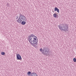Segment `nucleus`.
<instances>
[{"instance_id":"1","label":"nucleus","mask_w":76,"mask_h":76,"mask_svg":"<svg viewBox=\"0 0 76 76\" xmlns=\"http://www.w3.org/2000/svg\"><path fill=\"white\" fill-rule=\"evenodd\" d=\"M28 41L31 45H37L38 44V38L37 37L35 36L34 34H31L28 36Z\"/></svg>"},{"instance_id":"2","label":"nucleus","mask_w":76,"mask_h":76,"mask_svg":"<svg viewBox=\"0 0 76 76\" xmlns=\"http://www.w3.org/2000/svg\"><path fill=\"white\" fill-rule=\"evenodd\" d=\"M26 21V18L20 13L19 17L18 19L17 20V22L20 23H21L22 25H24L26 24V22H25Z\"/></svg>"},{"instance_id":"3","label":"nucleus","mask_w":76,"mask_h":76,"mask_svg":"<svg viewBox=\"0 0 76 76\" xmlns=\"http://www.w3.org/2000/svg\"><path fill=\"white\" fill-rule=\"evenodd\" d=\"M58 27L61 31H63L65 32L69 31V26L66 24H62L61 25L58 26Z\"/></svg>"},{"instance_id":"4","label":"nucleus","mask_w":76,"mask_h":76,"mask_svg":"<svg viewBox=\"0 0 76 76\" xmlns=\"http://www.w3.org/2000/svg\"><path fill=\"white\" fill-rule=\"evenodd\" d=\"M42 53L45 56H47L48 53H49V49L47 47H44L43 48V52Z\"/></svg>"},{"instance_id":"5","label":"nucleus","mask_w":76,"mask_h":76,"mask_svg":"<svg viewBox=\"0 0 76 76\" xmlns=\"http://www.w3.org/2000/svg\"><path fill=\"white\" fill-rule=\"evenodd\" d=\"M17 56V59L19 60H20L21 59H22V57H21V56L19 54H18L16 55Z\"/></svg>"},{"instance_id":"6","label":"nucleus","mask_w":76,"mask_h":76,"mask_svg":"<svg viewBox=\"0 0 76 76\" xmlns=\"http://www.w3.org/2000/svg\"><path fill=\"white\" fill-rule=\"evenodd\" d=\"M30 76H38V75L35 73H32Z\"/></svg>"},{"instance_id":"7","label":"nucleus","mask_w":76,"mask_h":76,"mask_svg":"<svg viewBox=\"0 0 76 76\" xmlns=\"http://www.w3.org/2000/svg\"><path fill=\"white\" fill-rule=\"evenodd\" d=\"M56 11H57L58 13H59V9H58V8H57L56 7H55L54 8V12Z\"/></svg>"},{"instance_id":"8","label":"nucleus","mask_w":76,"mask_h":76,"mask_svg":"<svg viewBox=\"0 0 76 76\" xmlns=\"http://www.w3.org/2000/svg\"><path fill=\"white\" fill-rule=\"evenodd\" d=\"M27 74H28V75L30 76V75H31V71H28V72L27 73Z\"/></svg>"},{"instance_id":"9","label":"nucleus","mask_w":76,"mask_h":76,"mask_svg":"<svg viewBox=\"0 0 76 76\" xmlns=\"http://www.w3.org/2000/svg\"><path fill=\"white\" fill-rule=\"evenodd\" d=\"M57 15L56 13H55L53 14V17L54 18H57Z\"/></svg>"},{"instance_id":"10","label":"nucleus","mask_w":76,"mask_h":76,"mask_svg":"<svg viewBox=\"0 0 76 76\" xmlns=\"http://www.w3.org/2000/svg\"><path fill=\"white\" fill-rule=\"evenodd\" d=\"M32 45L33 46V47H35V48H37V47H38V46H37V45H36L35 44L33 45Z\"/></svg>"},{"instance_id":"11","label":"nucleus","mask_w":76,"mask_h":76,"mask_svg":"<svg viewBox=\"0 0 76 76\" xmlns=\"http://www.w3.org/2000/svg\"><path fill=\"white\" fill-rule=\"evenodd\" d=\"M1 54L2 55V56H4L5 54V53L4 52H1Z\"/></svg>"},{"instance_id":"12","label":"nucleus","mask_w":76,"mask_h":76,"mask_svg":"<svg viewBox=\"0 0 76 76\" xmlns=\"http://www.w3.org/2000/svg\"><path fill=\"white\" fill-rule=\"evenodd\" d=\"M73 61H74V62H76V58H73Z\"/></svg>"},{"instance_id":"13","label":"nucleus","mask_w":76,"mask_h":76,"mask_svg":"<svg viewBox=\"0 0 76 76\" xmlns=\"http://www.w3.org/2000/svg\"><path fill=\"white\" fill-rule=\"evenodd\" d=\"M42 50H43V49H42V48H41V49H40V51H41V52H42Z\"/></svg>"},{"instance_id":"14","label":"nucleus","mask_w":76,"mask_h":76,"mask_svg":"<svg viewBox=\"0 0 76 76\" xmlns=\"http://www.w3.org/2000/svg\"><path fill=\"white\" fill-rule=\"evenodd\" d=\"M16 17V18H19V17L18 16V15Z\"/></svg>"},{"instance_id":"15","label":"nucleus","mask_w":76,"mask_h":76,"mask_svg":"<svg viewBox=\"0 0 76 76\" xmlns=\"http://www.w3.org/2000/svg\"><path fill=\"white\" fill-rule=\"evenodd\" d=\"M18 17H17V18H16V19L17 20V19H18Z\"/></svg>"},{"instance_id":"16","label":"nucleus","mask_w":76,"mask_h":76,"mask_svg":"<svg viewBox=\"0 0 76 76\" xmlns=\"http://www.w3.org/2000/svg\"><path fill=\"white\" fill-rule=\"evenodd\" d=\"M53 12H54V11H53Z\"/></svg>"}]
</instances>
